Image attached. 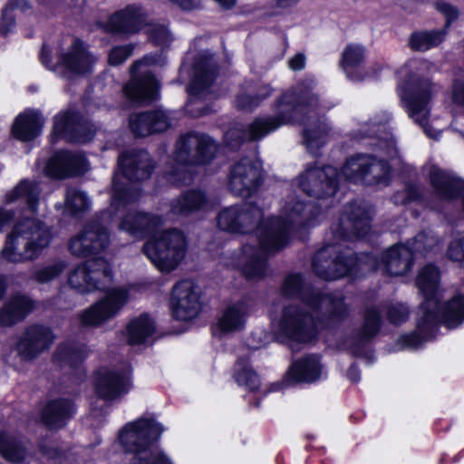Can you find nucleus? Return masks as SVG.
Instances as JSON below:
<instances>
[{
  "mask_svg": "<svg viewBox=\"0 0 464 464\" xmlns=\"http://www.w3.org/2000/svg\"><path fill=\"white\" fill-rule=\"evenodd\" d=\"M436 8L446 17L445 28L441 30L420 31L414 33L410 38V46L412 50L424 52L441 44L446 35V28L458 19L459 11L447 3H438Z\"/></svg>",
  "mask_w": 464,
  "mask_h": 464,
  "instance_id": "obj_25",
  "label": "nucleus"
},
{
  "mask_svg": "<svg viewBox=\"0 0 464 464\" xmlns=\"http://www.w3.org/2000/svg\"><path fill=\"white\" fill-rule=\"evenodd\" d=\"M440 271L433 265H427L419 272L416 285L424 297L419 307L418 333L401 337L403 347L418 348L425 340L432 337L439 323L444 322L449 328H455L464 320V297L458 295L445 304L439 311L440 299Z\"/></svg>",
  "mask_w": 464,
  "mask_h": 464,
  "instance_id": "obj_5",
  "label": "nucleus"
},
{
  "mask_svg": "<svg viewBox=\"0 0 464 464\" xmlns=\"http://www.w3.org/2000/svg\"><path fill=\"white\" fill-rule=\"evenodd\" d=\"M431 63L419 59L409 60L401 69V80L398 84V94L408 116L420 125L425 134L437 140L440 131L428 124L433 97L440 91V86L433 82L426 72Z\"/></svg>",
  "mask_w": 464,
  "mask_h": 464,
  "instance_id": "obj_6",
  "label": "nucleus"
},
{
  "mask_svg": "<svg viewBox=\"0 0 464 464\" xmlns=\"http://www.w3.org/2000/svg\"><path fill=\"white\" fill-rule=\"evenodd\" d=\"M411 251L406 246H394L386 250L379 262L376 256L362 254L360 256L338 243L327 244L314 256L313 270L321 278L335 280L346 275L362 273L382 267L390 276H402L412 265Z\"/></svg>",
  "mask_w": 464,
  "mask_h": 464,
  "instance_id": "obj_4",
  "label": "nucleus"
},
{
  "mask_svg": "<svg viewBox=\"0 0 464 464\" xmlns=\"http://www.w3.org/2000/svg\"><path fill=\"white\" fill-rule=\"evenodd\" d=\"M164 63L165 58L161 54L146 55L134 63L131 66V78L122 89L124 95L130 101L140 104H148L158 100L160 85L147 67Z\"/></svg>",
  "mask_w": 464,
  "mask_h": 464,
  "instance_id": "obj_11",
  "label": "nucleus"
},
{
  "mask_svg": "<svg viewBox=\"0 0 464 464\" xmlns=\"http://www.w3.org/2000/svg\"><path fill=\"white\" fill-rule=\"evenodd\" d=\"M82 126L75 123V115L72 112H61L57 114L53 121L52 140L64 138L70 141L88 142L93 137V133L82 132Z\"/></svg>",
  "mask_w": 464,
  "mask_h": 464,
  "instance_id": "obj_31",
  "label": "nucleus"
},
{
  "mask_svg": "<svg viewBox=\"0 0 464 464\" xmlns=\"http://www.w3.org/2000/svg\"><path fill=\"white\" fill-rule=\"evenodd\" d=\"M318 206L310 201L301 200L296 196H288L281 210V216L264 221L258 229L260 250L256 249V241L243 246L246 262L243 275L251 280H260L268 274L269 255L279 252L289 242L290 230L314 225L320 215Z\"/></svg>",
  "mask_w": 464,
  "mask_h": 464,
  "instance_id": "obj_2",
  "label": "nucleus"
},
{
  "mask_svg": "<svg viewBox=\"0 0 464 464\" xmlns=\"http://www.w3.org/2000/svg\"><path fill=\"white\" fill-rule=\"evenodd\" d=\"M314 87L313 81L297 83L276 99L273 115L258 117L246 126H234L226 132V142L236 149L242 142L258 140L283 125L305 122L306 117H311L320 105Z\"/></svg>",
  "mask_w": 464,
  "mask_h": 464,
  "instance_id": "obj_3",
  "label": "nucleus"
},
{
  "mask_svg": "<svg viewBox=\"0 0 464 464\" xmlns=\"http://www.w3.org/2000/svg\"><path fill=\"white\" fill-rule=\"evenodd\" d=\"M202 308L199 287L190 280L176 285V320L188 322L195 319Z\"/></svg>",
  "mask_w": 464,
  "mask_h": 464,
  "instance_id": "obj_26",
  "label": "nucleus"
},
{
  "mask_svg": "<svg viewBox=\"0 0 464 464\" xmlns=\"http://www.w3.org/2000/svg\"><path fill=\"white\" fill-rule=\"evenodd\" d=\"M448 256L454 261L464 260V248L459 239L450 243L448 249Z\"/></svg>",
  "mask_w": 464,
  "mask_h": 464,
  "instance_id": "obj_57",
  "label": "nucleus"
},
{
  "mask_svg": "<svg viewBox=\"0 0 464 464\" xmlns=\"http://www.w3.org/2000/svg\"><path fill=\"white\" fill-rule=\"evenodd\" d=\"M51 237L49 227L41 220L24 218L8 234L2 256L14 263L34 260L49 246Z\"/></svg>",
  "mask_w": 464,
  "mask_h": 464,
  "instance_id": "obj_9",
  "label": "nucleus"
},
{
  "mask_svg": "<svg viewBox=\"0 0 464 464\" xmlns=\"http://www.w3.org/2000/svg\"><path fill=\"white\" fill-rule=\"evenodd\" d=\"M450 97L454 104L464 108V81L456 80L453 82Z\"/></svg>",
  "mask_w": 464,
  "mask_h": 464,
  "instance_id": "obj_55",
  "label": "nucleus"
},
{
  "mask_svg": "<svg viewBox=\"0 0 464 464\" xmlns=\"http://www.w3.org/2000/svg\"><path fill=\"white\" fill-rule=\"evenodd\" d=\"M5 287H6L5 280L2 276H0V299L3 297V295L5 292Z\"/></svg>",
  "mask_w": 464,
  "mask_h": 464,
  "instance_id": "obj_64",
  "label": "nucleus"
},
{
  "mask_svg": "<svg viewBox=\"0 0 464 464\" xmlns=\"http://www.w3.org/2000/svg\"><path fill=\"white\" fill-rule=\"evenodd\" d=\"M425 240L429 241L428 246L430 248H433L438 244V239L431 234L421 232L407 246L411 251V256L415 254L426 253Z\"/></svg>",
  "mask_w": 464,
  "mask_h": 464,
  "instance_id": "obj_50",
  "label": "nucleus"
},
{
  "mask_svg": "<svg viewBox=\"0 0 464 464\" xmlns=\"http://www.w3.org/2000/svg\"><path fill=\"white\" fill-rule=\"evenodd\" d=\"M91 201L88 196L76 188L67 189L65 195V208L73 214L83 213L90 208Z\"/></svg>",
  "mask_w": 464,
  "mask_h": 464,
  "instance_id": "obj_43",
  "label": "nucleus"
},
{
  "mask_svg": "<svg viewBox=\"0 0 464 464\" xmlns=\"http://www.w3.org/2000/svg\"><path fill=\"white\" fill-rule=\"evenodd\" d=\"M146 24V14L136 5L127 6L113 14L108 20L105 30L111 33L132 34L140 31Z\"/></svg>",
  "mask_w": 464,
  "mask_h": 464,
  "instance_id": "obj_28",
  "label": "nucleus"
},
{
  "mask_svg": "<svg viewBox=\"0 0 464 464\" xmlns=\"http://www.w3.org/2000/svg\"><path fill=\"white\" fill-rule=\"evenodd\" d=\"M194 75L188 86V92L194 97H206L217 76V63L209 51L199 53L193 67Z\"/></svg>",
  "mask_w": 464,
  "mask_h": 464,
  "instance_id": "obj_24",
  "label": "nucleus"
},
{
  "mask_svg": "<svg viewBox=\"0 0 464 464\" xmlns=\"http://www.w3.org/2000/svg\"><path fill=\"white\" fill-rule=\"evenodd\" d=\"M65 261L59 260L49 266L41 267L34 271V279L40 284H45L58 277L66 268Z\"/></svg>",
  "mask_w": 464,
  "mask_h": 464,
  "instance_id": "obj_46",
  "label": "nucleus"
},
{
  "mask_svg": "<svg viewBox=\"0 0 464 464\" xmlns=\"http://www.w3.org/2000/svg\"><path fill=\"white\" fill-rule=\"evenodd\" d=\"M331 129L328 124L322 120L316 121L304 130V140L307 150L314 155L329 140Z\"/></svg>",
  "mask_w": 464,
  "mask_h": 464,
  "instance_id": "obj_40",
  "label": "nucleus"
},
{
  "mask_svg": "<svg viewBox=\"0 0 464 464\" xmlns=\"http://www.w3.org/2000/svg\"><path fill=\"white\" fill-rule=\"evenodd\" d=\"M118 163L121 173L117 172L113 177L111 194V208L116 214L122 215L118 227L137 238L151 234L143 252L159 270L169 273L174 268L172 229H163L165 220L162 217L126 209L129 204L138 199L140 193L137 187L129 185L124 179H147L153 169L151 159L145 150H131L123 152Z\"/></svg>",
  "mask_w": 464,
  "mask_h": 464,
  "instance_id": "obj_1",
  "label": "nucleus"
},
{
  "mask_svg": "<svg viewBox=\"0 0 464 464\" xmlns=\"http://www.w3.org/2000/svg\"><path fill=\"white\" fill-rule=\"evenodd\" d=\"M88 169L85 156L79 151L61 150L48 160L44 171L53 179H66L82 174Z\"/></svg>",
  "mask_w": 464,
  "mask_h": 464,
  "instance_id": "obj_23",
  "label": "nucleus"
},
{
  "mask_svg": "<svg viewBox=\"0 0 464 464\" xmlns=\"http://www.w3.org/2000/svg\"><path fill=\"white\" fill-rule=\"evenodd\" d=\"M273 92V88L269 84H262L254 90L256 97L260 99V102L269 97Z\"/></svg>",
  "mask_w": 464,
  "mask_h": 464,
  "instance_id": "obj_60",
  "label": "nucleus"
},
{
  "mask_svg": "<svg viewBox=\"0 0 464 464\" xmlns=\"http://www.w3.org/2000/svg\"><path fill=\"white\" fill-rule=\"evenodd\" d=\"M43 125L44 119L39 112L25 111L15 118L12 126V134L21 141H29L39 136Z\"/></svg>",
  "mask_w": 464,
  "mask_h": 464,
  "instance_id": "obj_33",
  "label": "nucleus"
},
{
  "mask_svg": "<svg viewBox=\"0 0 464 464\" xmlns=\"http://www.w3.org/2000/svg\"><path fill=\"white\" fill-rule=\"evenodd\" d=\"M27 7L28 3L26 0H17L16 2H14V0H10V2L3 10L0 33L5 35L7 34L8 32L11 31L12 27L14 24L13 15V11L14 9L25 10Z\"/></svg>",
  "mask_w": 464,
  "mask_h": 464,
  "instance_id": "obj_48",
  "label": "nucleus"
},
{
  "mask_svg": "<svg viewBox=\"0 0 464 464\" xmlns=\"http://www.w3.org/2000/svg\"><path fill=\"white\" fill-rule=\"evenodd\" d=\"M0 453L7 460L19 462L24 458V449L12 437L0 433Z\"/></svg>",
  "mask_w": 464,
  "mask_h": 464,
  "instance_id": "obj_44",
  "label": "nucleus"
},
{
  "mask_svg": "<svg viewBox=\"0 0 464 464\" xmlns=\"http://www.w3.org/2000/svg\"><path fill=\"white\" fill-rule=\"evenodd\" d=\"M130 300L129 290L115 287L79 314L82 324L99 327L115 318Z\"/></svg>",
  "mask_w": 464,
  "mask_h": 464,
  "instance_id": "obj_13",
  "label": "nucleus"
},
{
  "mask_svg": "<svg viewBox=\"0 0 464 464\" xmlns=\"http://www.w3.org/2000/svg\"><path fill=\"white\" fill-rule=\"evenodd\" d=\"M260 103V99L256 97L253 89L242 90L236 99V106L240 110L251 111L257 107Z\"/></svg>",
  "mask_w": 464,
  "mask_h": 464,
  "instance_id": "obj_51",
  "label": "nucleus"
},
{
  "mask_svg": "<svg viewBox=\"0 0 464 464\" xmlns=\"http://www.w3.org/2000/svg\"><path fill=\"white\" fill-rule=\"evenodd\" d=\"M129 126L135 136L146 137L169 127V117L162 110L131 114Z\"/></svg>",
  "mask_w": 464,
  "mask_h": 464,
  "instance_id": "obj_29",
  "label": "nucleus"
},
{
  "mask_svg": "<svg viewBox=\"0 0 464 464\" xmlns=\"http://www.w3.org/2000/svg\"><path fill=\"white\" fill-rule=\"evenodd\" d=\"M55 340L52 329L45 325L34 324L27 327L15 344L22 360L31 361L49 350Z\"/></svg>",
  "mask_w": 464,
  "mask_h": 464,
  "instance_id": "obj_21",
  "label": "nucleus"
},
{
  "mask_svg": "<svg viewBox=\"0 0 464 464\" xmlns=\"http://www.w3.org/2000/svg\"><path fill=\"white\" fill-rule=\"evenodd\" d=\"M188 250V241L186 236L182 232L176 230V264L185 257Z\"/></svg>",
  "mask_w": 464,
  "mask_h": 464,
  "instance_id": "obj_56",
  "label": "nucleus"
},
{
  "mask_svg": "<svg viewBox=\"0 0 464 464\" xmlns=\"http://www.w3.org/2000/svg\"><path fill=\"white\" fill-rule=\"evenodd\" d=\"M134 46L125 44L113 47L108 55V60L111 65H119L126 61L133 53Z\"/></svg>",
  "mask_w": 464,
  "mask_h": 464,
  "instance_id": "obj_53",
  "label": "nucleus"
},
{
  "mask_svg": "<svg viewBox=\"0 0 464 464\" xmlns=\"http://www.w3.org/2000/svg\"><path fill=\"white\" fill-rule=\"evenodd\" d=\"M147 33L150 40L156 45L164 47L169 46L171 43L170 32L162 24H150Z\"/></svg>",
  "mask_w": 464,
  "mask_h": 464,
  "instance_id": "obj_49",
  "label": "nucleus"
},
{
  "mask_svg": "<svg viewBox=\"0 0 464 464\" xmlns=\"http://www.w3.org/2000/svg\"><path fill=\"white\" fill-rule=\"evenodd\" d=\"M75 407L68 399H57L49 401L42 412L43 421L52 429H59L72 417Z\"/></svg>",
  "mask_w": 464,
  "mask_h": 464,
  "instance_id": "obj_34",
  "label": "nucleus"
},
{
  "mask_svg": "<svg viewBox=\"0 0 464 464\" xmlns=\"http://www.w3.org/2000/svg\"><path fill=\"white\" fill-rule=\"evenodd\" d=\"M262 182V169L257 161L243 158L235 162L227 176V188L235 195L250 197Z\"/></svg>",
  "mask_w": 464,
  "mask_h": 464,
  "instance_id": "obj_19",
  "label": "nucleus"
},
{
  "mask_svg": "<svg viewBox=\"0 0 464 464\" xmlns=\"http://www.w3.org/2000/svg\"><path fill=\"white\" fill-rule=\"evenodd\" d=\"M420 195L418 187L409 185L404 190L398 191L393 195V201L395 204H406L418 199Z\"/></svg>",
  "mask_w": 464,
  "mask_h": 464,
  "instance_id": "obj_54",
  "label": "nucleus"
},
{
  "mask_svg": "<svg viewBox=\"0 0 464 464\" xmlns=\"http://www.w3.org/2000/svg\"><path fill=\"white\" fill-rule=\"evenodd\" d=\"M305 55L304 53H296L288 61V66L293 71L303 70L305 66Z\"/></svg>",
  "mask_w": 464,
  "mask_h": 464,
  "instance_id": "obj_58",
  "label": "nucleus"
},
{
  "mask_svg": "<svg viewBox=\"0 0 464 464\" xmlns=\"http://www.w3.org/2000/svg\"><path fill=\"white\" fill-rule=\"evenodd\" d=\"M297 184L301 190L309 197L330 198L338 189V171L329 165L308 164L297 177Z\"/></svg>",
  "mask_w": 464,
  "mask_h": 464,
  "instance_id": "obj_14",
  "label": "nucleus"
},
{
  "mask_svg": "<svg viewBox=\"0 0 464 464\" xmlns=\"http://www.w3.org/2000/svg\"><path fill=\"white\" fill-rule=\"evenodd\" d=\"M220 7L230 9L236 5V0H214Z\"/></svg>",
  "mask_w": 464,
  "mask_h": 464,
  "instance_id": "obj_62",
  "label": "nucleus"
},
{
  "mask_svg": "<svg viewBox=\"0 0 464 464\" xmlns=\"http://www.w3.org/2000/svg\"><path fill=\"white\" fill-rule=\"evenodd\" d=\"M176 5L184 11H192L200 8L201 0H176Z\"/></svg>",
  "mask_w": 464,
  "mask_h": 464,
  "instance_id": "obj_59",
  "label": "nucleus"
},
{
  "mask_svg": "<svg viewBox=\"0 0 464 464\" xmlns=\"http://www.w3.org/2000/svg\"><path fill=\"white\" fill-rule=\"evenodd\" d=\"M381 325L380 313L373 307L365 311L363 324L361 330L362 339H370L379 331Z\"/></svg>",
  "mask_w": 464,
  "mask_h": 464,
  "instance_id": "obj_47",
  "label": "nucleus"
},
{
  "mask_svg": "<svg viewBox=\"0 0 464 464\" xmlns=\"http://www.w3.org/2000/svg\"><path fill=\"white\" fill-rule=\"evenodd\" d=\"M430 179L438 196L445 200L457 198L464 188V180L436 166L430 167Z\"/></svg>",
  "mask_w": 464,
  "mask_h": 464,
  "instance_id": "obj_32",
  "label": "nucleus"
},
{
  "mask_svg": "<svg viewBox=\"0 0 464 464\" xmlns=\"http://www.w3.org/2000/svg\"><path fill=\"white\" fill-rule=\"evenodd\" d=\"M163 431L153 417L127 422L118 432V442L124 451L133 454L129 464H172L161 450L152 448Z\"/></svg>",
  "mask_w": 464,
  "mask_h": 464,
  "instance_id": "obj_7",
  "label": "nucleus"
},
{
  "mask_svg": "<svg viewBox=\"0 0 464 464\" xmlns=\"http://www.w3.org/2000/svg\"><path fill=\"white\" fill-rule=\"evenodd\" d=\"M89 353L90 351L84 343L65 342L57 347L53 354V361L61 366H74L84 360Z\"/></svg>",
  "mask_w": 464,
  "mask_h": 464,
  "instance_id": "obj_38",
  "label": "nucleus"
},
{
  "mask_svg": "<svg viewBox=\"0 0 464 464\" xmlns=\"http://www.w3.org/2000/svg\"><path fill=\"white\" fill-rule=\"evenodd\" d=\"M110 243L106 227L97 220L86 224L69 243L70 252L76 256H87L98 254Z\"/></svg>",
  "mask_w": 464,
  "mask_h": 464,
  "instance_id": "obj_20",
  "label": "nucleus"
},
{
  "mask_svg": "<svg viewBox=\"0 0 464 464\" xmlns=\"http://www.w3.org/2000/svg\"><path fill=\"white\" fill-rule=\"evenodd\" d=\"M34 308L33 301L26 295L11 297L0 311V324L12 326L22 321Z\"/></svg>",
  "mask_w": 464,
  "mask_h": 464,
  "instance_id": "obj_35",
  "label": "nucleus"
},
{
  "mask_svg": "<svg viewBox=\"0 0 464 464\" xmlns=\"http://www.w3.org/2000/svg\"><path fill=\"white\" fill-rule=\"evenodd\" d=\"M234 378L238 385L245 386L249 391L259 387L260 382L257 374L248 364L247 358H240L235 364Z\"/></svg>",
  "mask_w": 464,
  "mask_h": 464,
  "instance_id": "obj_42",
  "label": "nucleus"
},
{
  "mask_svg": "<svg viewBox=\"0 0 464 464\" xmlns=\"http://www.w3.org/2000/svg\"><path fill=\"white\" fill-rule=\"evenodd\" d=\"M262 209L250 202L227 207L221 210L217 217L218 226L220 229L231 233L246 234L256 228V237H249L241 246V271L243 272L246 256L243 253V246L247 243L256 241V249L260 250L258 243V229L264 222Z\"/></svg>",
  "mask_w": 464,
  "mask_h": 464,
  "instance_id": "obj_10",
  "label": "nucleus"
},
{
  "mask_svg": "<svg viewBox=\"0 0 464 464\" xmlns=\"http://www.w3.org/2000/svg\"><path fill=\"white\" fill-rule=\"evenodd\" d=\"M130 370L123 372L102 370L97 372L95 389L99 396L105 400H113L124 393L130 388Z\"/></svg>",
  "mask_w": 464,
  "mask_h": 464,
  "instance_id": "obj_27",
  "label": "nucleus"
},
{
  "mask_svg": "<svg viewBox=\"0 0 464 464\" xmlns=\"http://www.w3.org/2000/svg\"><path fill=\"white\" fill-rule=\"evenodd\" d=\"M370 208L361 203H351L345 207L338 227L334 231L337 239H348L351 234L358 237L366 236L371 228Z\"/></svg>",
  "mask_w": 464,
  "mask_h": 464,
  "instance_id": "obj_22",
  "label": "nucleus"
},
{
  "mask_svg": "<svg viewBox=\"0 0 464 464\" xmlns=\"http://www.w3.org/2000/svg\"><path fill=\"white\" fill-rule=\"evenodd\" d=\"M247 314L248 307L245 302H237L228 305L213 326V334L221 336L241 331L246 324Z\"/></svg>",
  "mask_w": 464,
  "mask_h": 464,
  "instance_id": "obj_30",
  "label": "nucleus"
},
{
  "mask_svg": "<svg viewBox=\"0 0 464 464\" xmlns=\"http://www.w3.org/2000/svg\"><path fill=\"white\" fill-rule=\"evenodd\" d=\"M342 171L351 181L375 185L387 182L390 167L385 160L369 154H358L346 160Z\"/></svg>",
  "mask_w": 464,
  "mask_h": 464,
  "instance_id": "obj_15",
  "label": "nucleus"
},
{
  "mask_svg": "<svg viewBox=\"0 0 464 464\" xmlns=\"http://www.w3.org/2000/svg\"><path fill=\"white\" fill-rule=\"evenodd\" d=\"M41 61L49 69L61 70L65 76H74L90 72L97 59L88 52L82 42L76 39L61 52L55 66L49 63V51L45 46L41 52Z\"/></svg>",
  "mask_w": 464,
  "mask_h": 464,
  "instance_id": "obj_17",
  "label": "nucleus"
},
{
  "mask_svg": "<svg viewBox=\"0 0 464 464\" xmlns=\"http://www.w3.org/2000/svg\"><path fill=\"white\" fill-rule=\"evenodd\" d=\"M410 310L401 303L392 304L387 309V317L393 324H401L408 320Z\"/></svg>",
  "mask_w": 464,
  "mask_h": 464,
  "instance_id": "obj_52",
  "label": "nucleus"
},
{
  "mask_svg": "<svg viewBox=\"0 0 464 464\" xmlns=\"http://www.w3.org/2000/svg\"><path fill=\"white\" fill-rule=\"evenodd\" d=\"M282 294L287 297H298L303 305L315 309L318 304H331L333 313L338 317H345L348 314V307L341 296L323 295L319 291L304 288V280L298 274L288 275L281 287Z\"/></svg>",
  "mask_w": 464,
  "mask_h": 464,
  "instance_id": "obj_12",
  "label": "nucleus"
},
{
  "mask_svg": "<svg viewBox=\"0 0 464 464\" xmlns=\"http://www.w3.org/2000/svg\"><path fill=\"white\" fill-rule=\"evenodd\" d=\"M348 376H349L350 380H352L353 382H356L359 381V372L354 366H352L349 369Z\"/></svg>",
  "mask_w": 464,
  "mask_h": 464,
  "instance_id": "obj_63",
  "label": "nucleus"
},
{
  "mask_svg": "<svg viewBox=\"0 0 464 464\" xmlns=\"http://www.w3.org/2000/svg\"><path fill=\"white\" fill-rule=\"evenodd\" d=\"M40 191L41 189L37 183L28 180H22L6 195V201L12 203L21 199L26 203L28 209L32 213H35L37 209Z\"/></svg>",
  "mask_w": 464,
  "mask_h": 464,
  "instance_id": "obj_39",
  "label": "nucleus"
},
{
  "mask_svg": "<svg viewBox=\"0 0 464 464\" xmlns=\"http://www.w3.org/2000/svg\"><path fill=\"white\" fill-rule=\"evenodd\" d=\"M365 47L360 44H347L341 53L340 67L352 80H361L360 69L365 61Z\"/></svg>",
  "mask_w": 464,
  "mask_h": 464,
  "instance_id": "obj_36",
  "label": "nucleus"
},
{
  "mask_svg": "<svg viewBox=\"0 0 464 464\" xmlns=\"http://www.w3.org/2000/svg\"><path fill=\"white\" fill-rule=\"evenodd\" d=\"M111 282V271L103 259L90 260L72 269L68 276L70 286L81 294L104 290Z\"/></svg>",
  "mask_w": 464,
  "mask_h": 464,
  "instance_id": "obj_16",
  "label": "nucleus"
},
{
  "mask_svg": "<svg viewBox=\"0 0 464 464\" xmlns=\"http://www.w3.org/2000/svg\"><path fill=\"white\" fill-rule=\"evenodd\" d=\"M206 202L203 193L197 190H190L183 193L178 202L179 211L188 213L200 208Z\"/></svg>",
  "mask_w": 464,
  "mask_h": 464,
  "instance_id": "obj_45",
  "label": "nucleus"
},
{
  "mask_svg": "<svg viewBox=\"0 0 464 464\" xmlns=\"http://www.w3.org/2000/svg\"><path fill=\"white\" fill-rule=\"evenodd\" d=\"M326 314L336 319L343 318L333 313L331 304H318L315 309L300 304L285 305L273 322L274 334L281 342L309 343L317 334V320Z\"/></svg>",
  "mask_w": 464,
  "mask_h": 464,
  "instance_id": "obj_8",
  "label": "nucleus"
},
{
  "mask_svg": "<svg viewBox=\"0 0 464 464\" xmlns=\"http://www.w3.org/2000/svg\"><path fill=\"white\" fill-rule=\"evenodd\" d=\"M154 330V324L148 315L142 314L134 318L127 328L128 343L131 345L146 343Z\"/></svg>",
  "mask_w": 464,
  "mask_h": 464,
  "instance_id": "obj_41",
  "label": "nucleus"
},
{
  "mask_svg": "<svg viewBox=\"0 0 464 464\" xmlns=\"http://www.w3.org/2000/svg\"><path fill=\"white\" fill-rule=\"evenodd\" d=\"M217 150L218 144L209 136L188 133L180 136L176 144V164H207L214 159Z\"/></svg>",
  "mask_w": 464,
  "mask_h": 464,
  "instance_id": "obj_18",
  "label": "nucleus"
},
{
  "mask_svg": "<svg viewBox=\"0 0 464 464\" xmlns=\"http://www.w3.org/2000/svg\"><path fill=\"white\" fill-rule=\"evenodd\" d=\"M386 147H387V155L390 158H392L396 156L397 154V149L395 146V142L393 140L386 141Z\"/></svg>",
  "mask_w": 464,
  "mask_h": 464,
  "instance_id": "obj_61",
  "label": "nucleus"
},
{
  "mask_svg": "<svg viewBox=\"0 0 464 464\" xmlns=\"http://www.w3.org/2000/svg\"><path fill=\"white\" fill-rule=\"evenodd\" d=\"M322 367L315 355H310L295 362L290 367L287 377L295 382H312L321 374Z\"/></svg>",
  "mask_w": 464,
  "mask_h": 464,
  "instance_id": "obj_37",
  "label": "nucleus"
}]
</instances>
